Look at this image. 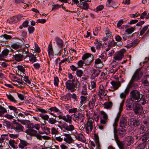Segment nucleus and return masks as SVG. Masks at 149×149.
I'll return each mask as SVG.
<instances>
[{
    "label": "nucleus",
    "instance_id": "nucleus-20",
    "mask_svg": "<svg viewBox=\"0 0 149 149\" xmlns=\"http://www.w3.org/2000/svg\"><path fill=\"white\" fill-rule=\"evenodd\" d=\"M64 135L66 137L64 139V140L67 143L70 144L74 141V140L70 134H65Z\"/></svg>",
    "mask_w": 149,
    "mask_h": 149
},
{
    "label": "nucleus",
    "instance_id": "nucleus-36",
    "mask_svg": "<svg viewBox=\"0 0 149 149\" xmlns=\"http://www.w3.org/2000/svg\"><path fill=\"white\" fill-rule=\"evenodd\" d=\"M149 136H147L146 135H143L141 136V141H142L143 143H146L148 142L149 140Z\"/></svg>",
    "mask_w": 149,
    "mask_h": 149
},
{
    "label": "nucleus",
    "instance_id": "nucleus-10",
    "mask_svg": "<svg viewBox=\"0 0 149 149\" xmlns=\"http://www.w3.org/2000/svg\"><path fill=\"white\" fill-rule=\"evenodd\" d=\"M96 68H93L91 70L92 73L91 78L92 79H94L96 77H97L99 75L101 70H100L99 67H95Z\"/></svg>",
    "mask_w": 149,
    "mask_h": 149
},
{
    "label": "nucleus",
    "instance_id": "nucleus-38",
    "mask_svg": "<svg viewBox=\"0 0 149 149\" xmlns=\"http://www.w3.org/2000/svg\"><path fill=\"white\" fill-rule=\"evenodd\" d=\"M76 139L79 141L83 142H84L86 141L84 136L82 134H78L77 135V137Z\"/></svg>",
    "mask_w": 149,
    "mask_h": 149
},
{
    "label": "nucleus",
    "instance_id": "nucleus-5",
    "mask_svg": "<svg viewBox=\"0 0 149 149\" xmlns=\"http://www.w3.org/2000/svg\"><path fill=\"white\" fill-rule=\"evenodd\" d=\"M94 120L93 119H88L86 124L85 125L86 132L89 134L92 130Z\"/></svg>",
    "mask_w": 149,
    "mask_h": 149
},
{
    "label": "nucleus",
    "instance_id": "nucleus-24",
    "mask_svg": "<svg viewBox=\"0 0 149 149\" xmlns=\"http://www.w3.org/2000/svg\"><path fill=\"white\" fill-rule=\"evenodd\" d=\"M0 39L3 42H8L9 40L11 39L12 36L4 34L2 35L0 37Z\"/></svg>",
    "mask_w": 149,
    "mask_h": 149
},
{
    "label": "nucleus",
    "instance_id": "nucleus-52",
    "mask_svg": "<svg viewBox=\"0 0 149 149\" xmlns=\"http://www.w3.org/2000/svg\"><path fill=\"white\" fill-rule=\"evenodd\" d=\"M143 123L147 126H149V118H146L142 119Z\"/></svg>",
    "mask_w": 149,
    "mask_h": 149
},
{
    "label": "nucleus",
    "instance_id": "nucleus-62",
    "mask_svg": "<svg viewBox=\"0 0 149 149\" xmlns=\"http://www.w3.org/2000/svg\"><path fill=\"white\" fill-rule=\"evenodd\" d=\"M134 81H133L132 84L130 83V81L129 83V87L130 88L134 87V88H136L138 87V84L137 83H134Z\"/></svg>",
    "mask_w": 149,
    "mask_h": 149
},
{
    "label": "nucleus",
    "instance_id": "nucleus-44",
    "mask_svg": "<svg viewBox=\"0 0 149 149\" xmlns=\"http://www.w3.org/2000/svg\"><path fill=\"white\" fill-rule=\"evenodd\" d=\"M8 143L12 147L14 148H18L17 146H16V147L15 145V144L16 143L15 141L14 140L10 139Z\"/></svg>",
    "mask_w": 149,
    "mask_h": 149
},
{
    "label": "nucleus",
    "instance_id": "nucleus-28",
    "mask_svg": "<svg viewBox=\"0 0 149 149\" xmlns=\"http://www.w3.org/2000/svg\"><path fill=\"white\" fill-rule=\"evenodd\" d=\"M62 127L63 128L68 131H71L74 129V127L72 125H68L66 124L64 125Z\"/></svg>",
    "mask_w": 149,
    "mask_h": 149
},
{
    "label": "nucleus",
    "instance_id": "nucleus-48",
    "mask_svg": "<svg viewBox=\"0 0 149 149\" xmlns=\"http://www.w3.org/2000/svg\"><path fill=\"white\" fill-rule=\"evenodd\" d=\"M100 113L101 114L100 118L107 120L108 117L107 114L103 111H101Z\"/></svg>",
    "mask_w": 149,
    "mask_h": 149
},
{
    "label": "nucleus",
    "instance_id": "nucleus-45",
    "mask_svg": "<svg viewBox=\"0 0 149 149\" xmlns=\"http://www.w3.org/2000/svg\"><path fill=\"white\" fill-rule=\"evenodd\" d=\"M20 32L21 34V36L22 37H21V38L24 41H25L26 37V32L24 31H22Z\"/></svg>",
    "mask_w": 149,
    "mask_h": 149
},
{
    "label": "nucleus",
    "instance_id": "nucleus-22",
    "mask_svg": "<svg viewBox=\"0 0 149 149\" xmlns=\"http://www.w3.org/2000/svg\"><path fill=\"white\" fill-rule=\"evenodd\" d=\"M146 129L147 128L145 127L144 125L141 124L139 127L136 128L135 129V131H137L140 134H142L145 132Z\"/></svg>",
    "mask_w": 149,
    "mask_h": 149
},
{
    "label": "nucleus",
    "instance_id": "nucleus-2",
    "mask_svg": "<svg viewBox=\"0 0 149 149\" xmlns=\"http://www.w3.org/2000/svg\"><path fill=\"white\" fill-rule=\"evenodd\" d=\"M49 113L55 117V118L53 117L49 118L48 121L52 125L55 124L57 121L56 120V117L58 118L59 119H63L66 122L68 123L69 124H71L72 123V117L69 115L67 114L66 116L62 115H59L57 116L53 113Z\"/></svg>",
    "mask_w": 149,
    "mask_h": 149
},
{
    "label": "nucleus",
    "instance_id": "nucleus-11",
    "mask_svg": "<svg viewBox=\"0 0 149 149\" xmlns=\"http://www.w3.org/2000/svg\"><path fill=\"white\" fill-rule=\"evenodd\" d=\"M74 116L75 118V121L77 120L80 123H83L85 119V114L84 113H78L77 114H74Z\"/></svg>",
    "mask_w": 149,
    "mask_h": 149
},
{
    "label": "nucleus",
    "instance_id": "nucleus-16",
    "mask_svg": "<svg viewBox=\"0 0 149 149\" xmlns=\"http://www.w3.org/2000/svg\"><path fill=\"white\" fill-rule=\"evenodd\" d=\"M19 119L17 118V120L13 119L11 123V129H13L15 131L19 130Z\"/></svg>",
    "mask_w": 149,
    "mask_h": 149
},
{
    "label": "nucleus",
    "instance_id": "nucleus-31",
    "mask_svg": "<svg viewBox=\"0 0 149 149\" xmlns=\"http://www.w3.org/2000/svg\"><path fill=\"white\" fill-rule=\"evenodd\" d=\"M2 123L3 125V127H6L8 129H11V123L10 122L6 120H4L2 121Z\"/></svg>",
    "mask_w": 149,
    "mask_h": 149
},
{
    "label": "nucleus",
    "instance_id": "nucleus-9",
    "mask_svg": "<svg viewBox=\"0 0 149 149\" xmlns=\"http://www.w3.org/2000/svg\"><path fill=\"white\" fill-rule=\"evenodd\" d=\"M19 71H20L21 72H22L23 73L22 74V75H21V74H20V75L19 74V77H21V81H20V78H19V84L22 85L24 84H25L24 82V81H22V78L23 77V76H24L23 77V79L25 82L29 80V77L28 76H26V74L24 72L25 71V70L24 68L22 67V66H19Z\"/></svg>",
    "mask_w": 149,
    "mask_h": 149
},
{
    "label": "nucleus",
    "instance_id": "nucleus-18",
    "mask_svg": "<svg viewBox=\"0 0 149 149\" xmlns=\"http://www.w3.org/2000/svg\"><path fill=\"white\" fill-rule=\"evenodd\" d=\"M134 139L131 136H128L125 138V143L128 146L133 144L134 142Z\"/></svg>",
    "mask_w": 149,
    "mask_h": 149
},
{
    "label": "nucleus",
    "instance_id": "nucleus-19",
    "mask_svg": "<svg viewBox=\"0 0 149 149\" xmlns=\"http://www.w3.org/2000/svg\"><path fill=\"white\" fill-rule=\"evenodd\" d=\"M111 84L112 85L113 89V91L118 89L121 85V84L119 81H112L111 82Z\"/></svg>",
    "mask_w": 149,
    "mask_h": 149
},
{
    "label": "nucleus",
    "instance_id": "nucleus-59",
    "mask_svg": "<svg viewBox=\"0 0 149 149\" xmlns=\"http://www.w3.org/2000/svg\"><path fill=\"white\" fill-rule=\"evenodd\" d=\"M59 80L57 77H55L54 78V84L56 86H58Z\"/></svg>",
    "mask_w": 149,
    "mask_h": 149
},
{
    "label": "nucleus",
    "instance_id": "nucleus-21",
    "mask_svg": "<svg viewBox=\"0 0 149 149\" xmlns=\"http://www.w3.org/2000/svg\"><path fill=\"white\" fill-rule=\"evenodd\" d=\"M9 51L7 49H4L2 51L1 53L0 54V60H2L4 58H7Z\"/></svg>",
    "mask_w": 149,
    "mask_h": 149
},
{
    "label": "nucleus",
    "instance_id": "nucleus-55",
    "mask_svg": "<svg viewBox=\"0 0 149 149\" xmlns=\"http://www.w3.org/2000/svg\"><path fill=\"white\" fill-rule=\"evenodd\" d=\"M25 97V93H23V92H21L20 93H19V99L21 100H24Z\"/></svg>",
    "mask_w": 149,
    "mask_h": 149
},
{
    "label": "nucleus",
    "instance_id": "nucleus-6",
    "mask_svg": "<svg viewBox=\"0 0 149 149\" xmlns=\"http://www.w3.org/2000/svg\"><path fill=\"white\" fill-rule=\"evenodd\" d=\"M140 68L139 69H137L134 73L130 80V83L131 84L132 83L133 81L140 80L142 77L143 73L141 71H140Z\"/></svg>",
    "mask_w": 149,
    "mask_h": 149
},
{
    "label": "nucleus",
    "instance_id": "nucleus-15",
    "mask_svg": "<svg viewBox=\"0 0 149 149\" xmlns=\"http://www.w3.org/2000/svg\"><path fill=\"white\" fill-rule=\"evenodd\" d=\"M27 56L25 57V58H23L22 56H21V61L24 59H25L27 57H29V60L31 63L35 62L36 60V54L34 55V54H32L31 53H28L27 54Z\"/></svg>",
    "mask_w": 149,
    "mask_h": 149
},
{
    "label": "nucleus",
    "instance_id": "nucleus-3",
    "mask_svg": "<svg viewBox=\"0 0 149 149\" xmlns=\"http://www.w3.org/2000/svg\"><path fill=\"white\" fill-rule=\"evenodd\" d=\"M66 88L73 92H74L79 86V83L77 79L73 80H69L65 82Z\"/></svg>",
    "mask_w": 149,
    "mask_h": 149
},
{
    "label": "nucleus",
    "instance_id": "nucleus-41",
    "mask_svg": "<svg viewBox=\"0 0 149 149\" xmlns=\"http://www.w3.org/2000/svg\"><path fill=\"white\" fill-rule=\"evenodd\" d=\"M94 137L95 139V142L96 145L97 146V148H99L100 146V145L99 143V137L98 135L96 134H94Z\"/></svg>",
    "mask_w": 149,
    "mask_h": 149
},
{
    "label": "nucleus",
    "instance_id": "nucleus-27",
    "mask_svg": "<svg viewBox=\"0 0 149 149\" xmlns=\"http://www.w3.org/2000/svg\"><path fill=\"white\" fill-rule=\"evenodd\" d=\"M123 45L122 42H120L119 43L116 42L114 41L113 40L111 41V42L108 44L109 47H113L115 46V45H117L118 46H121Z\"/></svg>",
    "mask_w": 149,
    "mask_h": 149
},
{
    "label": "nucleus",
    "instance_id": "nucleus-57",
    "mask_svg": "<svg viewBox=\"0 0 149 149\" xmlns=\"http://www.w3.org/2000/svg\"><path fill=\"white\" fill-rule=\"evenodd\" d=\"M29 33H32L34 31L35 29L33 26H29L28 28Z\"/></svg>",
    "mask_w": 149,
    "mask_h": 149
},
{
    "label": "nucleus",
    "instance_id": "nucleus-35",
    "mask_svg": "<svg viewBox=\"0 0 149 149\" xmlns=\"http://www.w3.org/2000/svg\"><path fill=\"white\" fill-rule=\"evenodd\" d=\"M102 105L104 106V108L111 109L112 106V103L111 102H107Z\"/></svg>",
    "mask_w": 149,
    "mask_h": 149
},
{
    "label": "nucleus",
    "instance_id": "nucleus-12",
    "mask_svg": "<svg viewBox=\"0 0 149 149\" xmlns=\"http://www.w3.org/2000/svg\"><path fill=\"white\" fill-rule=\"evenodd\" d=\"M140 123V120L138 118H132L130 119V125L132 127L138 126Z\"/></svg>",
    "mask_w": 149,
    "mask_h": 149
},
{
    "label": "nucleus",
    "instance_id": "nucleus-39",
    "mask_svg": "<svg viewBox=\"0 0 149 149\" xmlns=\"http://www.w3.org/2000/svg\"><path fill=\"white\" fill-rule=\"evenodd\" d=\"M48 52L49 56L50 55H53L54 52L53 51L52 46L51 43L49 44L48 46Z\"/></svg>",
    "mask_w": 149,
    "mask_h": 149
},
{
    "label": "nucleus",
    "instance_id": "nucleus-34",
    "mask_svg": "<svg viewBox=\"0 0 149 149\" xmlns=\"http://www.w3.org/2000/svg\"><path fill=\"white\" fill-rule=\"evenodd\" d=\"M126 106L127 107V110H130L132 108V100H127L126 101Z\"/></svg>",
    "mask_w": 149,
    "mask_h": 149
},
{
    "label": "nucleus",
    "instance_id": "nucleus-1",
    "mask_svg": "<svg viewBox=\"0 0 149 149\" xmlns=\"http://www.w3.org/2000/svg\"><path fill=\"white\" fill-rule=\"evenodd\" d=\"M94 57L93 54L88 53L84 54L82 57V60H80L78 63L77 65H90L93 64Z\"/></svg>",
    "mask_w": 149,
    "mask_h": 149
},
{
    "label": "nucleus",
    "instance_id": "nucleus-56",
    "mask_svg": "<svg viewBox=\"0 0 149 149\" xmlns=\"http://www.w3.org/2000/svg\"><path fill=\"white\" fill-rule=\"evenodd\" d=\"M83 6V9L84 10H86L88 8V4L85 1L83 2H82Z\"/></svg>",
    "mask_w": 149,
    "mask_h": 149
},
{
    "label": "nucleus",
    "instance_id": "nucleus-53",
    "mask_svg": "<svg viewBox=\"0 0 149 149\" xmlns=\"http://www.w3.org/2000/svg\"><path fill=\"white\" fill-rule=\"evenodd\" d=\"M28 25V22L27 20H25L22 24L19 26V29H22L23 27L24 28L27 27Z\"/></svg>",
    "mask_w": 149,
    "mask_h": 149
},
{
    "label": "nucleus",
    "instance_id": "nucleus-17",
    "mask_svg": "<svg viewBox=\"0 0 149 149\" xmlns=\"http://www.w3.org/2000/svg\"><path fill=\"white\" fill-rule=\"evenodd\" d=\"M142 82L145 86V88H149V75L144 76L142 79Z\"/></svg>",
    "mask_w": 149,
    "mask_h": 149
},
{
    "label": "nucleus",
    "instance_id": "nucleus-47",
    "mask_svg": "<svg viewBox=\"0 0 149 149\" xmlns=\"http://www.w3.org/2000/svg\"><path fill=\"white\" fill-rule=\"evenodd\" d=\"M59 110L57 108L55 107H54L50 108L47 111L48 112H51L52 111H54L55 112H58Z\"/></svg>",
    "mask_w": 149,
    "mask_h": 149
},
{
    "label": "nucleus",
    "instance_id": "nucleus-64",
    "mask_svg": "<svg viewBox=\"0 0 149 149\" xmlns=\"http://www.w3.org/2000/svg\"><path fill=\"white\" fill-rule=\"evenodd\" d=\"M78 111V109L77 108H73L68 110V112L71 113H75Z\"/></svg>",
    "mask_w": 149,
    "mask_h": 149
},
{
    "label": "nucleus",
    "instance_id": "nucleus-63",
    "mask_svg": "<svg viewBox=\"0 0 149 149\" xmlns=\"http://www.w3.org/2000/svg\"><path fill=\"white\" fill-rule=\"evenodd\" d=\"M146 145V143H140L137 147V149H144Z\"/></svg>",
    "mask_w": 149,
    "mask_h": 149
},
{
    "label": "nucleus",
    "instance_id": "nucleus-33",
    "mask_svg": "<svg viewBox=\"0 0 149 149\" xmlns=\"http://www.w3.org/2000/svg\"><path fill=\"white\" fill-rule=\"evenodd\" d=\"M94 43L96 45V47L97 49L99 50L101 48L102 46V42L99 40L97 39H95Z\"/></svg>",
    "mask_w": 149,
    "mask_h": 149
},
{
    "label": "nucleus",
    "instance_id": "nucleus-30",
    "mask_svg": "<svg viewBox=\"0 0 149 149\" xmlns=\"http://www.w3.org/2000/svg\"><path fill=\"white\" fill-rule=\"evenodd\" d=\"M55 41L56 44L60 48H62L63 46V44L62 40L58 37L55 38Z\"/></svg>",
    "mask_w": 149,
    "mask_h": 149
},
{
    "label": "nucleus",
    "instance_id": "nucleus-58",
    "mask_svg": "<svg viewBox=\"0 0 149 149\" xmlns=\"http://www.w3.org/2000/svg\"><path fill=\"white\" fill-rule=\"evenodd\" d=\"M139 101H142L141 102V104L142 105H144L146 103H147V102H148L147 100H146V99H145L144 97V96L142 95H141V98L140 100H139Z\"/></svg>",
    "mask_w": 149,
    "mask_h": 149
},
{
    "label": "nucleus",
    "instance_id": "nucleus-46",
    "mask_svg": "<svg viewBox=\"0 0 149 149\" xmlns=\"http://www.w3.org/2000/svg\"><path fill=\"white\" fill-rule=\"evenodd\" d=\"M6 109L0 105V116H1L5 113H7Z\"/></svg>",
    "mask_w": 149,
    "mask_h": 149
},
{
    "label": "nucleus",
    "instance_id": "nucleus-7",
    "mask_svg": "<svg viewBox=\"0 0 149 149\" xmlns=\"http://www.w3.org/2000/svg\"><path fill=\"white\" fill-rule=\"evenodd\" d=\"M36 111L37 112H40L41 113L39 114V116L42 119L48 121L49 117V116L47 114H44L48 112L47 110L41 108H36Z\"/></svg>",
    "mask_w": 149,
    "mask_h": 149
},
{
    "label": "nucleus",
    "instance_id": "nucleus-49",
    "mask_svg": "<svg viewBox=\"0 0 149 149\" xmlns=\"http://www.w3.org/2000/svg\"><path fill=\"white\" fill-rule=\"evenodd\" d=\"M6 96L8 99L12 102H15L16 101L14 99V97L12 96L10 93L9 94H6Z\"/></svg>",
    "mask_w": 149,
    "mask_h": 149
},
{
    "label": "nucleus",
    "instance_id": "nucleus-54",
    "mask_svg": "<svg viewBox=\"0 0 149 149\" xmlns=\"http://www.w3.org/2000/svg\"><path fill=\"white\" fill-rule=\"evenodd\" d=\"M81 93L83 95H86L87 94V87L86 84L84 85Z\"/></svg>",
    "mask_w": 149,
    "mask_h": 149
},
{
    "label": "nucleus",
    "instance_id": "nucleus-40",
    "mask_svg": "<svg viewBox=\"0 0 149 149\" xmlns=\"http://www.w3.org/2000/svg\"><path fill=\"white\" fill-rule=\"evenodd\" d=\"M19 140H20V143L19 144V147L21 148H23L24 147L27 145L28 143L26 141L24 140H21L19 139Z\"/></svg>",
    "mask_w": 149,
    "mask_h": 149
},
{
    "label": "nucleus",
    "instance_id": "nucleus-26",
    "mask_svg": "<svg viewBox=\"0 0 149 149\" xmlns=\"http://www.w3.org/2000/svg\"><path fill=\"white\" fill-rule=\"evenodd\" d=\"M25 132L27 134L31 136H35L36 135V134L37 133V132L33 129L26 130Z\"/></svg>",
    "mask_w": 149,
    "mask_h": 149
},
{
    "label": "nucleus",
    "instance_id": "nucleus-14",
    "mask_svg": "<svg viewBox=\"0 0 149 149\" xmlns=\"http://www.w3.org/2000/svg\"><path fill=\"white\" fill-rule=\"evenodd\" d=\"M133 110L136 114H140L142 111V107L141 105L136 104L134 105Z\"/></svg>",
    "mask_w": 149,
    "mask_h": 149
},
{
    "label": "nucleus",
    "instance_id": "nucleus-37",
    "mask_svg": "<svg viewBox=\"0 0 149 149\" xmlns=\"http://www.w3.org/2000/svg\"><path fill=\"white\" fill-rule=\"evenodd\" d=\"M18 21V18L17 16H14L11 17L9 19V22L10 23H16Z\"/></svg>",
    "mask_w": 149,
    "mask_h": 149
},
{
    "label": "nucleus",
    "instance_id": "nucleus-13",
    "mask_svg": "<svg viewBox=\"0 0 149 149\" xmlns=\"http://www.w3.org/2000/svg\"><path fill=\"white\" fill-rule=\"evenodd\" d=\"M116 132L118 136L120 137L125 136L127 134L126 131L123 128H119L117 130H116V128H114V133L115 134Z\"/></svg>",
    "mask_w": 149,
    "mask_h": 149
},
{
    "label": "nucleus",
    "instance_id": "nucleus-29",
    "mask_svg": "<svg viewBox=\"0 0 149 149\" xmlns=\"http://www.w3.org/2000/svg\"><path fill=\"white\" fill-rule=\"evenodd\" d=\"M89 97L88 95H82L80 97V104L83 105L85 104L87 101L88 99L89 98Z\"/></svg>",
    "mask_w": 149,
    "mask_h": 149
},
{
    "label": "nucleus",
    "instance_id": "nucleus-25",
    "mask_svg": "<svg viewBox=\"0 0 149 149\" xmlns=\"http://www.w3.org/2000/svg\"><path fill=\"white\" fill-rule=\"evenodd\" d=\"M124 53L122 52H118L116 56L114 57L113 61L120 60L124 57Z\"/></svg>",
    "mask_w": 149,
    "mask_h": 149
},
{
    "label": "nucleus",
    "instance_id": "nucleus-50",
    "mask_svg": "<svg viewBox=\"0 0 149 149\" xmlns=\"http://www.w3.org/2000/svg\"><path fill=\"white\" fill-rule=\"evenodd\" d=\"M149 25L144 26L140 32V36H142L146 31L148 28Z\"/></svg>",
    "mask_w": 149,
    "mask_h": 149
},
{
    "label": "nucleus",
    "instance_id": "nucleus-61",
    "mask_svg": "<svg viewBox=\"0 0 149 149\" xmlns=\"http://www.w3.org/2000/svg\"><path fill=\"white\" fill-rule=\"evenodd\" d=\"M96 86V83L94 81H91V86H89V88L90 89L95 88Z\"/></svg>",
    "mask_w": 149,
    "mask_h": 149
},
{
    "label": "nucleus",
    "instance_id": "nucleus-8",
    "mask_svg": "<svg viewBox=\"0 0 149 149\" xmlns=\"http://www.w3.org/2000/svg\"><path fill=\"white\" fill-rule=\"evenodd\" d=\"M130 94L131 96V100H136L139 101L140 100L141 94L138 91L136 90H133L130 93Z\"/></svg>",
    "mask_w": 149,
    "mask_h": 149
},
{
    "label": "nucleus",
    "instance_id": "nucleus-43",
    "mask_svg": "<svg viewBox=\"0 0 149 149\" xmlns=\"http://www.w3.org/2000/svg\"><path fill=\"white\" fill-rule=\"evenodd\" d=\"M72 95L70 93H68L65 96L62 97V99L63 100L65 101L69 100L71 98Z\"/></svg>",
    "mask_w": 149,
    "mask_h": 149
},
{
    "label": "nucleus",
    "instance_id": "nucleus-4",
    "mask_svg": "<svg viewBox=\"0 0 149 149\" xmlns=\"http://www.w3.org/2000/svg\"><path fill=\"white\" fill-rule=\"evenodd\" d=\"M29 45L26 44L25 45H22L21 46L19 45V61H21V56L25 58L27 56V54L29 53L28 48Z\"/></svg>",
    "mask_w": 149,
    "mask_h": 149
},
{
    "label": "nucleus",
    "instance_id": "nucleus-32",
    "mask_svg": "<svg viewBox=\"0 0 149 149\" xmlns=\"http://www.w3.org/2000/svg\"><path fill=\"white\" fill-rule=\"evenodd\" d=\"M139 43V40L137 39H136L132 42L127 45V47L128 48H130L132 47H134L135 46Z\"/></svg>",
    "mask_w": 149,
    "mask_h": 149
},
{
    "label": "nucleus",
    "instance_id": "nucleus-51",
    "mask_svg": "<svg viewBox=\"0 0 149 149\" xmlns=\"http://www.w3.org/2000/svg\"><path fill=\"white\" fill-rule=\"evenodd\" d=\"M134 30V29L133 27H131V28H128L126 29L125 32L127 33L128 34H129L132 33Z\"/></svg>",
    "mask_w": 149,
    "mask_h": 149
},
{
    "label": "nucleus",
    "instance_id": "nucleus-42",
    "mask_svg": "<svg viewBox=\"0 0 149 149\" xmlns=\"http://www.w3.org/2000/svg\"><path fill=\"white\" fill-rule=\"evenodd\" d=\"M95 99L92 98L91 101H90L89 102L88 104V106L90 109H93L94 108L95 105Z\"/></svg>",
    "mask_w": 149,
    "mask_h": 149
},
{
    "label": "nucleus",
    "instance_id": "nucleus-23",
    "mask_svg": "<svg viewBox=\"0 0 149 149\" xmlns=\"http://www.w3.org/2000/svg\"><path fill=\"white\" fill-rule=\"evenodd\" d=\"M127 119L124 118H121L120 120V126L122 128L124 127L126 128L127 127Z\"/></svg>",
    "mask_w": 149,
    "mask_h": 149
},
{
    "label": "nucleus",
    "instance_id": "nucleus-60",
    "mask_svg": "<svg viewBox=\"0 0 149 149\" xmlns=\"http://www.w3.org/2000/svg\"><path fill=\"white\" fill-rule=\"evenodd\" d=\"M11 47L15 49H17L19 48V45L16 43H13L11 45Z\"/></svg>",
    "mask_w": 149,
    "mask_h": 149
}]
</instances>
